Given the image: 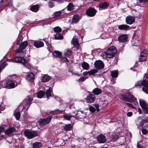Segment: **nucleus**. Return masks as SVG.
Returning a JSON list of instances; mask_svg holds the SVG:
<instances>
[{"instance_id": "nucleus-5", "label": "nucleus", "mask_w": 148, "mask_h": 148, "mask_svg": "<svg viewBox=\"0 0 148 148\" xmlns=\"http://www.w3.org/2000/svg\"><path fill=\"white\" fill-rule=\"evenodd\" d=\"M52 118V116H49L46 119H40L38 121L39 125L41 126L49 123Z\"/></svg>"}, {"instance_id": "nucleus-1", "label": "nucleus", "mask_w": 148, "mask_h": 148, "mask_svg": "<svg viewBox=\"0 0 148 148\" xmlns=\"http://www.w3.org/2000/svg\"><path fill=\"white\" fill-rule=\"evenodd\" d=\"M117 50L114 46H112L108 49L107 51L102 53L101 56L104 58H111L114 56Z\"/></svg>"}, {"instance_id": "nucleus-13", "label": "nucleus", "mask_w": 148, "mask_h": 148, "mask_svg": "<svg viewBox=\"0 0 148 148\" xmlns=\"http://www.w3.org/2000/svg\"><path fill=\"white\" fill-rule=\"evenodd\" d=\"M126 98L127 99V101L131 102L132 101H135L136 100V99L134 97L132 94L127 93H126Z\"/></svg>"}, {"instance_id": "nucleus-6", "label": "nucleus", "mask_w": 148, "mask_h": 148, "mask_svg": "<svg viewBox=\"0 0 148 148\" xmlns=\"http://www.w3.org/2000/svg\"><path fill=\"white\" fill-rule=\"evenodd\" d=\"M4 85L5 88H14L15 84L13 81L11 79L6 81L4 84Z\"/></svg>"}, {"instance_id": "nucleus-24", "label": "nucleus", "mask_w": 148, "mask_h": 148, "mask_svg": "<svg viewBox=\"0 0 148 148\" xmlns=\"http://www.w3.org/2000/svg\"><path fill=\"white\" fill-rule=\"evenodd\" d=\"M146 58L147 55H144L143 53H141L139 61L140 62H143L146 60Z\"/></svg>"}, {"instance_id": "nucleus-23", "label": "nucleus", "mask_w": 148, "mask_h": 148, "mask_svg": "<svg viewBox=\"0 0 148 148\" xmlns=\"http://www.w3.org/2000/svg\"><path fill=\"white\" fill-rule=\"evenodd\" d=\"M102 91L98 88H95L92 90V92L94 95H99L101 92Z\"/></svg>"}, {"instance_id": "nucleus-9", "label": "nucleus", "mask_w": 148, "mask_h": 148, "mask_svg": "<svg viewBox=\"0 0 148 148\" xmlns=\"http://www.w3.org/2000/svg\"><path fill=\"white\" fill-rule=\"evenodd\" d=\"M96 139L98 142L99 143H103L106 142V139L104 135L100 134L97 136Z\"/></svg>"}, {"instance_id": "nucleus-57", "label": "nucleus", "mask_w": 148, "mask_h": 148, "mask_svg": "<svg viewBox=\"0 0 148 148\" xmlns=\"http://www.w3.org/2000/svg\"><path fill=\"white\" fill-rule=\"evenodd\" d=\"M141 53H144V55H147V54L148 53V51L147 49H144L143 52H142Z\"/></svg>"}, {"instance_id": "nucleus-62", "label": "nucleus", "mask_w": 148, "mask_h": 148, "mask_svg": "<svg viewBox=\"0 0 148 148\" xmlns=\"http://www.w3.org/2000/svg\"><path fill=\"white\" fill-rule=\"evenodd\" d=\"M1 104H0V110H3L5 109V107L4 106H2L1 107Z\"/></svg>"}, {"instance_id": "nucleus-14", "label": "nucleus", "mask_w": 148, "mask_h": 148, "mask_svg": "<svg viewBox=\"0 0 148 148\" xmlns=\"http://www.w3.org/2000/svg\"><path fill=\"white\" fill-rule=\"evenodd\" d=\"M15 130V128L12 127L8 128L4 132L5 134L8 136H10L12 134Z\"/></svg>"}, {"instance_id": "nucleus-17", "label": "nucleus", "mask_w": 148, "mask_h": 148, "mask_svg": "<svg viewBox=\"0 0 148 148\" xmlns=\"http://www.w3.org/2000/svg\"><path fill=\"white\" fill-rule=\"evenodd\" d=\"M26 77L27 80L30 82H33L34 81L35 78V75L32 73H29L27 74Z\"/></svg>"}, {"instance_id": "nucleus-42", "label": "nucleus", "mask_w": 148, "mask_h": 148, "mask_svg": "<svg viewBox=\"0 0 148 148\" xmlns=\"http://www.w3.org/2000/svg\"><path fill=\"white\" fill-rule=\"evenodd\" d=\"M74 6L72 3H69L68 5L67 8L68 10L71 11L73 9Z\"/></svg>"}, {"instance_id": "nucleus-59", "label": "nucleus", "mask_w": 148, "mask_h": 148, "mask_svg": "<svg viewBox=\"0 0 148 148\" xmlns=\"http://www.w3.org/2000/svg\"><path fill=\"white\" fill-rule=\"evenodd\" d=\"M132 112H129L127 113V115L128 116L130 117L132 115Z\"/></svg>"}, {"instance_id": "nucleus-31", "label": "nucleus", "mask_w": 148, "mask_h": 148, "mask_svg": "<svg viewBox=\"0 0 148 148\" xmlns=\"http://www.w3.org/2000/svg\"><path fill=\"white\" fill-rule=\"evenodd\" d=\"M28 42L27 41H24L22 42L20 45V47L23 49H24L28 45Z\"/></svg>"}, {"instance_id": "nucleus-28", "label": "nucleus", "mask_w": 148, "mask_h": 148, "mask_svg": "<svg viewBox=\"0 0 148 148\" xmlns=\"http://www.w3.org/2000/svg\"><path fill=\"white\" fill-rule=\"evenodd\" d=\"M39 6L38 5H35L32 6L30 9L31 10L34 12H36L38 11Z\"/></svg>"}, {"instance_id": "nucleus-63", "label": "nucleus", "mask_w": 148, "mask_h": 148, "mask_svg": "<svg viewBox=\"0 0 148 148\" xmlns=\"http://www.w3.org/2000/svg\"><path fill=\"white\" fill-rule=\"evenodd\" d=\"M144 78L146 79H148V73L145 74Z\"/></svg>"}, {"instance_id": "nucleus-22", "label": "nucleus", "mask_w": 148, "mask_h": 148, "mask_svg": "<svg viewBox=\"0 0 148 148\" xmlns=\"http://www.w3.org/2000/svg\"><path fill=\"white\" fill-rule=\"evenodd\" d=\"M51 78V77L49 75H45L42 76V81L43 82H46L49 81Z\"/></svg>"}, {"instance_id": "nucleus-27", "label": "nucleus", "mask_w": 148, "mask_h": 148, "mask_svg": "<svg viewBox=\"0 0 148 148\" xmlns=\"http://www.w3.org/2000/svg\"><path fill=\"white\" fill-rule=\"evenodd\" d=\"M82 66L84 69L86 70H88L89 67V64L85 62H84L82 63Z\"/></svg>"}, {"instance_id": "nucleus-53", "label": "nucleus", "mask_w": 148, "mask_h": 148, "mask_svg": "<svg viewBox=\"0 0 148 148\" xmlns=\"http://www.w3.org/2000/svg\"><path fill=\"white\" fill-rule=\"evenodd\" d=\"M148 107H147L146 108H145L143 109H142L143 110V112L144 113L148 114Z\"/></svg>"}, {"instance_id": "nucleus-44", "label": "nucleus", "mask_w": 148, "mask_h": 148, "mask_svg": "<svg viewBox=\"0 0 148 148\" xmlns=\"http://www.w3.org/2000/svg\"><path fill=\"white\" fill-rule=\"evenodd\" d=\"M54 37L56 39H62L63 38V36L61 34H56Z\"/></svg>"}, {"instance_id": "nucleus-10", "label": "nucleus", "mask_w": 148, "mask_h": 148, "mask_svg": "<svg viewBox=\"0 0 148 148\" xmlns=\"http://www.w3.org/2000/svg\"><path fill=\"white\" fill-rule=\"evenodd\" d=\"M142 88L143 91L145 93L148 94V81L146 80L143 79V80Z\"/></svg>"}, {"instance_id": "nucleus-58", "label": "nucleus", "mask_w": 148, "mask_h": 148, "mask_svg": "<svg viewBox=\"0 0 148 148\" xmlns=\"http://www.w3.org/2000/svg\"><path fill=\"white\" fill-rule=\"evenodd\" d=\"M7 6H9L10 7L12 6V2L11 1H10V2H9L8 3V5Z\"/></svg>"}, {"instance_id": "nucleus-60", "label": "nucleus", "mask_w": 148, "mask_h": 148, "mask_svg": "<svg viewBox=\"0 0 148 148\" xmlns=\"http://www.w3.org/2000/svg\"><path fill=\"white\" fill-rule=\"evenodd\" d=\"M139 1L140 3H144L146 2L148 0H139Z\"/></svg>"}, {"instance_id": "nucleus-29", "label": "nucleus", "mask_w": 148, "mask_h": 148, "mask_svg": "<svg viewBox=\"0 0 148 148\" xmlns=\"http://www.w3.org/2000/svg\"><path fill=\"white\" fill-rule=\"evenodd\" d=\"M72 54V52L69 49H66L64 51V55L67 57H69L71 56Z\"/></svg>"}, {"instance_id": "nucleus-32", "label": "nucleus", "mask_w": 148, "mask_h": 148, "mask_svg": "<svg viewBox=\"0 0 148 148\" xmlns=\"http://www.w3.org/2000/svg\"><path fill=\"white\" fill-rule=\"evenodd\" d=\"M52 92V90L51 88H49L46 90V94L48 99V97L51 96V94Z\"/></svg>"}, {"instance_id": "nucleus-35", "label": "nucleus", "mask_w": 148, "mask_h": 148, "mask_svg": "<svg viewBox=\"0 0 148 148\" xmlns=\"http://www.w3.org/2000/svg\"><path fill=\"white\" fill-rule=\"evenodd\" d=\"M54 56L56 57H60L61 56V53L58 51H55L53 53Z\"/></svg>"}, {"instance_id": "nucleus-3", "label": "nucleus", "mask_w": 148, "mask_h": 148, "mask_svg": "<svg viewBox=\"0 0 148 148\" xmlns=\"http://www.w3.org/2000/svg\"><path fill=\"white\" fill-rule=\"evenodd\" d=\"M25 136L29 139H31L38 136V133L36 131H30L26 130L24 132Z\"/></svg>"}, {"instance_id": "nucleus-46", "label": "nucleus", "mask_w": 148, "mask_h": 148, "mask_svg": "<svg viewBox=\"0 0 148 148\" xmlns=\"http://www.w3.org/2000/svg\"><path fill=\"white\" fill-rule=\"evenodd\" d=\"M4 128L2 127H0V138L3 137L4 136L3 135L4 133Z\"/></svg>"}, {"instance_id": "nucleus-26", "label": "nucleus", "mask_w": 148, "mask_h": 148, "mask_svg": "<svg viewBox=\"0 0 148 148\" xmlns=\"http://www.w3.org/2000/svg\"><path fill=\"white\" fill-rule=\"evenodd\" d=\"M108 3L106 2H104L100 3L99 4L100 8L105 9L108 7Z\"/></svg>"}, {"instance_id": "nucleus-39", "label": "nucleus", "mask_w": 148, "mask_h": 148, "mask_svg": "<svg viewBox=\"0 0 148 148\" xmlns=\"http://www.w3.org/2000/svg\"><path fill=\"white\" fill-rule=\"evenodd\" d=\"M63 117L67 120L70 121L72 116L69 114H65L63 115Z\"/></svg>"}, {"instance_id": "nucleus-55", "label": "nucleus", "mask_w": 148, "mask_h": 148, "mask_svg": "<svg viewBox=\"0 0 148 148\" xmlns=\"http://www.w3.org/2000/svg\"><path fill=\"white\" fill-rule=\"evenodd\" d=\"M93 105L96 107L97 111L99 112V105L97 103L94 104Z\"/></svg>"}, {"instance_id": "nucleus-64", "label": "nucleus", "mask_w": 148, "mask_h": 148, "mask_svg": "<svg viewBox=\"0 0 148 148\" xmlns=\"http://www.w3.org/2000/svg\"><path fill=\"white\" fill-rule=\"evenodd\" d=\"M126 103L127 105H128V106L130 107H132L133 106V105L131 103Z\"/></svg>"}, {"instance_id": "nucleus-36", "label": "nucleus", "mask_w": 148, "mask_h": 148, "mask_svg": "<svg viewBox=\"0 0 148 148\" xmlns=\"http://www.w3.org/2000/svg\"><path fill=\"white\" fill-rule=\"evenodd\" d=\"M42 145L40 142H35L33 144V147L34 148H39Z\"/></svg>"}, {"instance_id": "nucleus-34", "label": "nucleus", "mask_w": 148, "mask_h": 148, "mask_svg": "<svg viewBox=\"0 0 148 148\" xmlns=\"http://www.w3.org/2000/svg\"><path fill=\"white\" fill-rule=\"evenodd\" d=\"M14 114L17 120L19 119L20 116V113L19 111H15L14 112Z\"/></svg>"}, {"instance_id": "nucleus-21", "label": "nucleus", "mask_w": 148, "mask_h": 148, "mask_svg": "<svg viewBox=\"0 0 148 148\" xmlns=\"http://www.w3.org/2000/svg\"><path fill=\"white\" fill-rule=\"evenodd\" d=\"M139 103L142 109L145 108H146L147 107H148V104L147 103L146 101L143 100H140Z\"/></svg>"}, {"instance_id": "nucleus-56", "label": "nucleus", "mask_w": 148, "mask_h": 148, "mask_svg": "<svg viewBox=\"0 0 148 148\" xmlns=\"http://www.w3.org/2000/svg\"><path fill=\"white\" fill-rule=\"evenodd\" d=\"M48 5L49 8H51L53 7L54 6V5L53 3L50 2L49 3Z\"/></svg>"}, {"instance_id": "nucleus-12", "label": "nucleus", "mask_w": 148, "mask_h": 148, "mask_svg": "<svg viewBox=\"0 0 148 148\" xmlns=\"http://www.w3.org/2000/svg\"><path fill=\"white\" fill-rule=\"evenodd\" d=\"M95 68L100 69H103L104 67L103 62L101 60H98L96 61L94 63Z\"/></svg>"}, {"instance_id": "nucleus-33", "label": "nucleus", "mask_w": 148, "mask_h": 148, "mask_svg": "<svg viewBox=\"0 0 148 148\" xmlns=\"http://www.w3.org/2000/svg\"><path fill=\"white\" fill-rule=\"evenodd\" d=\"M72 128V125L71 124L65 125L63 127V129L65 131H69L71 130Z\"/></svg>"}, {"instance_id": "nucleus-40", "label": "nucleus", "mask_w": 148, "mask_h": 148, "mask_svg": "<svg viewBox=\"0 0 148 148\" xmlns=\"http://www.w3.org/2000/svg\"><path fill=\"white\" fill-rule=\"evenodd\" d=\"M118 73L117 71H114L111 72V75L113 77H116L118 75Z\"/></svg>"}, {"instance_id": "nucleus-30", "label": "nucleus", "mask_w": 148, "mask_h": 148, "mask_svg": "<svg viewBox=\"0 0 148 148\" xmlns=\"http://www.w3.org/2000/svg\"><path fill=\"white\" fill-rule=\"evenodd\" d=\"M129 28V26L127 25H121L118 26V28L120 30H125Z\"/></svg>"}, {"instance_id": "nucleus-54", "label": "nucleus", "mask_w": 148, "mask_h": 148, "mask_svg": "<svg viewBox=\"0 0 148 148\" xmlns=\"http://www.w3.org/2000/svg\"><path fill=\"white\" fill-rule=\"evenodd\" d=\"M62 62H67L68 61V59L66 57L62 58L61 60Z\"/></svg>"}, {"instance_id": "nucleus-4", "label": "nucleus", "mask_w": 148, "mask_h": 148, "mask_svg": "<svg viewBox=\"0 0 148 148\" xmlns=\"http://www.w3.org/2000/svg\"><path fill=\"white\" fill-rule=\"evenodd\" d=\"M32 101V97L31 96H27L23 101V103L25 104V105L26 106H24L22 110H24L25 109L26 110L28 109L31 103V102Z\"/></svg>"}, {"instance_id": "nucleus-41", "label": "nucleus", "mask_w": 148, "mask_h": 148, "mask_svg": "<svg viewBox=\"0 0 148 148\" xmlns=\"http://www.w3.org/2000/svg\"><path fill=\"white\" fill-rule=\"evenodd\" d=\"M143 81H137L135 84V86H138L141 87V86H143Z\"/></svg>"}, {"instance_id": "nucleus-19", "label": "nucleus", "mask_w": 148, "mask_h": 148, "mask_svg": "<svg viewBox=\"0 0 148 148\" xmlns=\"http://www.w3.org/2000/svg\"><path fill=\"white\" fill-rule=\"evenodd\" d=\"M71 42L73 45L75 46L77 50H78L79 49V45L78 40L77 38H73Z\"/></svg>"}, {"instance_id": "nucleus-43", "label": "nucleus", "mask_w": 148, "mask_h": 148, "mask_svg": "<svg viewBox=\"0 0 148 148\" xmlns=\"http://www.w3.org/2000/svg\"><path fill=\"white\" fill-rule=\"evenodd\" d=\"M98 70L96 69H93L88 71L89 75H94L98 72Z\"/></svg>"}, {"instance_id": "nucleus-47", "label": "nucleus", "mask_w": 148, "mask_h": 148, "mask_svg": "<svg viewBox=\"0 0 148 148\" xmlns=\"http://www.w3.org/2000/svg\"><path fill=\"white\" fill-rule=\"evenodd\" d=\"M62 10L55 12L54 13V15L56 17L60 16L62 13Z\"/></svg>"}, {"instance_id": "nucleus-16", "label": "nucleus", "mask_w": 148, "mask_h": 148, "mask_svg": "<svg viewBox=\"0 0 148 148\" xmlns=\"http://www.w3.org/2000/svg\"><path fill=\"white\" fill-rule=\"evenodd\" d=\"M34 45L37 48H39L44 46V43L41 41L37 40L34 42Z\"/></svg>"}, {"instance_id": "nucleus-25", "label": "nucleus", "mask_w": 148, "mask_h": 148, "mask_svg": "<svg viewBox=\"0 0 148 148\" xmlns=\"http://www.w3.org/2000/svg\"><path fill=\"white\" fill-rule=\"evenodd\" d=\"M141 125L145 127L148 126V116L142 121V124Z\"/></svg>"}, {"instance_id": "nucleus-8", "label": "nucleus", "mask_w": 148, "mask_h": 148, "mask_svg": "<svg viewBox=\"0 0 148 148\" xmlns=\"http://www.w3.org/2000/svg\"><path fill=\"white\" fill-rule=\"evenodd\" d=\"M9 79L13 81V82H16V84L18 85L20 83L21 79L20 77L17 76L15 75H11L8 77Z\"/></svg>"}, {"instance_id": "nucleus-20", "label": "nucleus", "mask_w": 148, "mask_h": 148, "mask_svg": "<svg viewBox=\"0 0 148 148\" xmlns=\"http://www.w3.org/2000/svg\"><path fill=\"white\" fill-rule=\"evenodd\" d=\"M81 18L78 14L74 15L72 18V23H75L78 22Z\"/></svg>"}, {"instance_id": "nucleus-18", "label": "nucleus", "mask_w": 148, "mask_h": 148, "mask_svg": "<svg viewBox=\"0 0 148 148\" xmlns=\"http://www.w3.org/2000/svg\"><path fill=\"white\" fill-rule=\"evenodd\" d=\"M127 39V35L122 34L120 35L118 37L119 41L121 42H126Z\"/></svg>"}, {"instance_id": "nucleus-51", "label": "nucleus", "mask_w": 148, "mask_h": 148, "mask_svg": "<svg viewBox=\"0 0 148 148\" xmlns=\"http://www.w3.org/2000/svg\"><path fill=\"white\" fill-rule=\"evenodd\" d=\"M23 49L22 48H21L20 47L19 48L16 49V50L15 52L16 53H21L23 52Z\"/></svg>"}, {"instance_id": "nucleus-48", "label": "nucleus", "mask_w": 148, "mask_h": 148, "mask_svg": "<svg viewBox=\"0 0 148 148\" xmlns=\"http://www.w3.org/2000/svg\"><path fill=\"white\" fill-rule=\"evenodd\" d=\"M7 65L6 62H4L0 66V72L4 68V67Z\"/></svg>"}, {"instance_id": "nucleus-52", "label": "nucleus", "mask_w": 148, "mask_h": 148, "mask_svg": "<svg viewBox=\"0 0 148 148\" xmlns=\"http://www.w3.org/2000/svg\"><path fill=\"white\" fill-rule=\"evenodd\" d=\"M141 131L142 134L144 135L146 134L147 132V130L145 128L142 129L141 130Z\"/></svg>"}, {"instance_id": "nucleus-11", "label": "nucleus", "mask_w": 148, "mask_h": 148, "mask_svg": "<svg viewBox=\"0 0 148 148\" xmlns=\"http://www.w3.org/2000/svg\"><path fill=\"white\" fill-rule=\"evenodd\" d=\"M95 99L96 98L94 95L89 94L86 98V101L88 103H92Z\"/></svg>"}, {"instance_id": "nucleus-37", "label": "nucleus", "mask_w": 148, "mask_h": 148, "mask_svg": "<svg viewBox=\"0 0 148 148\" xmlns=\"http://www.w3.org/2000/svg\"><path fill=\"white\" fill-rule=\"evenodd\" d=\"M45 94L44 92L42 91H40L38 92L37 95V97L40 98H42Z\"/></svg>"}, {"instance_id": "nucleus-2", "label": "nucleus", "mask_w": 148, "mask_h": 148, "mask_svg": "<svg viewBox=\"0 0 148 148\" xmlns=\"http://www.w3.org/2000/svg\"><path fill=\"white\" fill-rule=\"evenodd\" d=\"M9 61L13 62H21L27 68L29 69L30 68V65L28 63L27 61L23 57L16 56L10 60Z\"/></svg>"}, {"instance_id": "nucleus-38", "label": "nucleus", "mask_w": 148, "mask_h": 148, "mask_svg": "<svg viewBox=\"0 0 148 148\" xmlns=\"http://www.w3.org/2000/svg\"><path fill=\"white\" fill-rule=\"evenodd\" d=\"M119 98L122 100L124 101H127V99L126 98V94L124 95L122 94H121L119 96Z\"/></svg>"}, {"instance_id": "nucleus-49", "label": "nucleus", "mask_w": 148, "mask_h": 148, "mask_svg": "<svg viewBox=\"0 0 148 148\" xmlns=\"http://www.w3.org/2000/svg\"><path fill=\"white\" fill-rule=\"evenodd\" d=\"M89 110L92 112H94L95 111V108L92 106H90L89 108Z\"/></svg>"}, {"instance_id": "nucleus-7", "label": "nucleus", "mask_w": 148, "mask_h": 148, "mask_svg": "<svg viewBox=\"0 0 148 148\" xmlns=\"http://www.w3.org/2000/svg\"><path fill=\"white\" fill-rule=\"evenodd\" d=\"M96 12V10L93 8H89L86 11L87 15L91 17L94 16Z\"/></svg>"}, {"instance_id": "nucleus-15", "label": "nucleus", "mask_w": 148, "mask_h": 148, "mask_svg": "<svg viewBox=\"0 0 148 148\" xmlns=\"http://www.w3.org/2000/svg\"><path fill=\"white\" fill-rule=\"evenodd\" d=\"M135 20L134 17L131 16H127L126 18V23L128 24L131 25L134 22Z\"/></svg>"}, {"instance_id": "nucleus-61", "label": "nucleus", "mask_w": 148, "mask_h": 148, "mask_svg": "<svg viewBox=\"0 0 148 148\" xmlns=\"http://www.w3.org/2000/svg\"><path fill=\"white\" fill-rule=\"evenodd\" d=\"M88 74H89L88 71V72L86 71L83 72L82 73V75L84 76H86Z\"/></svg>"}, {"instance_id": "nucleus-45", "label": "nucleus", "mask_w": 148, "mask_h": 148, "mask_svg": "<svg viewBox=\"0 0 148 148\" xmlns=\"http://www.w3.org/2000/svg\"><path fill=\"white\" fill-rule=\"evenodd\" d=\"M61 29L59 27H56L54 28V31L56 33H59L61 32Z\"/></svg>"}, {"instance_id": "nucleus-50", "label": "nucleus", "mask_w": 148, "mask_h": 148, "mask_svg": "<svg viewBox=\"0 0 148 148\" xmlns=\"http://www.w3.org/2000/svg\"><path fill=\"white\" fill-rule=\"evenodd\" d=\"M87 78V77H82L78 79V81L79 82L84 81H85Z\"/></svg>"}]
</instances>
